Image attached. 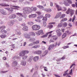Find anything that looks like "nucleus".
Instances as JSON below:
<instances>
[{"mask_svg":"<svg viewBox=\"0 0 77 77\" xmlns=\"http://www.w3.org/2000/svg\"><path fill=\"white\" fill-rule=\"evenodd\" d=\"M1 33H2L3 34H5L7 33V31L3 29H2L1 30Z\"/></svg>","mask_w":77,"mask_h":77,"instance_id":"obj_22","label":"nucleus"},{"mask_svg":"<svg viewBox=\"0 0 77 77\" xmlns=\"http://www.w3.org/2000/svg\"><path fill=\"white\" fill-rule=\"evenodd\" d=\"M74 11L69 8H68L67 11L66 12L67 14H69V13H70V17H72L74 14Z\"/></svg>","mask_w":77,"mask_h":77,"instance_id":"obj_5","label":"nucleus"},{"mask_svg":"<svg viewBox=\"0 0 77 77\" xmlns=\"http://www.w3.org/2000/svg\"><path fill=\"white\" fill-rule=\"evenodd\" d=\"M45 16L46 17H48V18H50V17H51V15L49 14H46L45 15Z\"/></svg>","mask_w":77,"mask_h":77,"instance_id":"obj_48","label":"nucleus"},{"mask_svg":"<svg viewBox=\"0 0 77 77\" xmlns=\"http://www.w3.org/2000/svg\"><path fill=\"white\" fill-rule=\"evenodd\" d=\"M33 57L32 56L31 57H29L28 59V61L29 62H31L32 60H33Z\"/></svg>","mask_w":77,"mask_h":77,"instance_id":"obj_23","label":"nucleus"},{"mask_svg":"<svg viewBox=\"0 0 77 77\" xmlns=\"http://www.w3.org/2000/svg\"><path fill=\"white\" fill-rule=\"evenodd\" d=\"M22 30L23 31H27V30H28V27L27 26H24Z\"/></svg>","mask_w":77,"mask_h":77,"instance_id":"obj_17","label":"nucleus"},{"mask_svg":"<svg viewBox=\"0 0 77 77\" xmlns=\"http://www.w3.org/2000/svg\"><path fill=\"white\" fill-rule=\"evenodd\" d=\"M16 14L19 16H23V14L21 13H16Z\"/></svg>","mask_w":77,"mask_h":77,"instance_id":"obj_42","label":"nucleus"},{"mask_svg":"<svg viewBox=\"0 0 77 77\" xmlns=\"http://www.w3.org/2000/svg\"><path fill=\"white\" fill-rule=\"evenodd\" d=\"M39 59V56H35L33 58V60L34 62H37Z\"/></svg>","mask_w":77,"mask_h":77,"instance_id":"obj_19","label":"nucleus"},{"mask_svg":"<svg viewBox=\"0 0 77 77\" xmlns=\"http://www.w3.org/2000/svg\"><path fill=\"white\" fill-rule=\"evenodd\" d=\"M12 7H14V8H11V9H18V8H20V7L18 6H12Z\"/></svg>","mask_w":77,"mask_h":77,"instance_id":"obj_24","label":"nucleus"},{"mask_svg":"<svg viewBox=\"0 0 77 77\" xmlns=\"http://www.w3.org/2000/svg\"><path fill=\"white\" fill-rule=\"evenodd\" d=\"M65 33H66V35H69L70 34V32L69 31H67L65 32Z\"/></svg>","mask_w":77,"mask_h":77,"instance_id":"obj_49","label":"nucleus"},{"mask_svg":"<svg viewBox=\"0 0 77 77\" xmlns=\"http://www.w3.org/2000/svg\"><path fill=\"white\" fill-rule=\"evenodd\" d=\"M0 11L1 13L3 15H6V12H5V10H4L3 9L0 10Z\"/></svg>","mask_w":77,"mask_h":77,"instance_id":"obj_18","label":"nucleus"},{"mask_svg":"<svg viewBox=\"0 0 77 77\" xmlns=\"http://www.w3.org/2000/svg\"><path fill=\"white\" fill-rule=\"evenodd\" d=\"M28 23V24H29L30 26H32V25H33V22H29Z\"/></svg>","mask_w":77,"mask_h":77,"instance_id":"obj_41","label":"nucleus"},{"mask_svg":"<svg viewBox=\"0 0 77 77\" xmlns=\"http://www.w3.org/2000/svg\"><path fill=\"white\" fill-rule=\"evenodd\" d=\"M53 32V31H50V32H47L46 34L42 35V36H41V38H46V37H47V36H48V34H51V33H52V32Z\"/></svg>","mask_w":77,"mask_h":77,"instance_id":"obj_8","label":"nucleus"},{"mask_svg":"<svg viewBox=\"0 0 77 77\" xmlns=\"http://www.w3.org/2000/svg\"><path fill=\"white\" fill-rule=\"evenodd\" d=\"M56 24V23L55 22H51L50 23H48L49 25L48 26V28H49L50 29H51L53 27V26L52 25L50 24Z\"/></svg>","mask_w":77,"mask_h":77,"instance_id":"obj_7","label":"nucleus"},{"mask_svg":"<svg viewBox=\"0 0 77 77\" xmlns=\"http://www.w3.org/2000/svg\"><path fill=\"white\" fill-rule=\"evenodd\" d=\"M72 0H66L64 2V4L66 6H69L70 4H72Z\"/></svg>","mask_w":77,"mask_h":77,"instance_id":"obj_2","label":"nucleus"},{"mask_svg":"<svg viewBox=\"0 0 77 77\" xmlns=\"http://www.w3.org/2000/svg\"><path fill=\"white\" fill-rule=\"evenodd\" d=\"M29 52L27 51H21L19 54V55L20 56H25V54H28L29 53Z\"/></svg>","mask_w":77,"mask_h":77,"instance_id":"obj_4","label":"nucleus"},{"mask_svg":"<svg viewBox=\"0 0 77 77\" xmlns=\"http://www.w3.org/2000/svg\"><path fill=\"white\" fill-rule=\"evenodd\" d=\"M18 31H17V33H18L17 34L19 35H21V32H20V30H18Z\"/></svg>","mask_w":77,"mask_h":77,"instance_id":"obj_56","label":"nucleus"},{"mask_svg":"<svg viewBox=\"0 0 77 77\" xmlns=\"http://www.w3.org/2000/svg\"><path fill=\"white\" fill-rule=\"evenodd\" d=\"M34 45V44H33V43H31L29 45V46H33Z\"/></svg>","mask_w":77,"mask_h":77,"instance_id":"obj_62","label":"nucleus"},{"mask_svg":"<svg viewBox=\"0 0 77 77\" xmlns=\"http://www.w3.org/2000/svg\"><path fill=\"white\" fill-rule=\"evenodd\" d=\"M38 35H40L41 34L42 35H44V32H43V30H40L38 31Z\"/></svg>","mask_w":77,"mask_h":77,"instance_id":"obj_15","label":"nucleus"},{"mask_svg":"<svg viewBox=\"0 0 77 77\" xmlns=\"http://www.w3.org/2000/svg\"><path fill=\"white\" fill-rule=\"evenodd\" d=\"M6 35H0V37L1 38H6Z\"/></svg>","mask_w":77,"mask_h":77,"instance_id":"obj_27","label":"nucleus"},{"mask_svg":"<svg viewBox=\"0 0 77 77\" xmlns=\"http://www.w3.org/2000/svg\"><path fill=\"white\" fill-rule=\"evenodd\" d=\"M30 10L33 11H36V10H37V8H36V7H32L31 8H30Z\"/></svg>","mask_w":77,"mask_h":77,"instance_id":"obj_20","label":"nucleus"},{"mask_svg":"<svg viewBox=\"0 0 77 77\" xmlns=\"http://www.w3.org/2000/svg\"><path fill=\"white\" fill-rule=\"evenodd\" d=\"M26 64V61H23L22 62V64L23 65H25Z\"/></svg>","mask_w":77,"mask_h":77,"instance_id":"obj_43","label":"nucleus"},{"mask_svg":"<svg viewBox=\"0 0 77 77\" xmlns=\"http://www.w3.org/2000/svg\"><path fill=\"white\" fill-rule=\"evenodd\" d=\"M66 36V33H64L63 35H62V39H63V38H65V37Z\"/></svg>","mask_w":77,"mask_h":77,"instance_id":"obj_33","label":"nucleus"},{"mask_svg":"<svg viewBox=\"0 0 77 77\" xmlns=\"http://www.w3.org/2000/svg\"><path fill=\"white\" fill-rule=\"evenodd\" d=\"M37 7L38 8H39V9H44V7L41 5H38Z\"/></svg>","mask_w":77,"mask_h":77,"instance_id":"obj_31","label":"nucleus"},{"mask_svg":"<svg viewBox=\"0 0 77 77\" xmlns=\"http://www.w3.org/2000/svg\"><path fill=\"white\" fill-rule=\"evenodd\" d=\"M69 74L70 75H72V69H71L70 72H69Z\"/></svg>","mask_w":77,"mask_h":77,"instance_id":"obj_54","label":"nucleus"},{"mask_svg":"<svg viewBox=\"0 0 77 77\" xmlns=\"http://www.w3.org/2000/svg\"><path fill=\"white\" fill-rule=\"evenodd\" d=\"M37 15L35 14H32L31 15H29V18H35L36 17Z\"/></svg>","mask_w":77,"mask_h":77,"instance_id":"obj_16","label":"nucleus"},{"mask_svg":"<svg viewBox=\"0 0 77 77\" xmlns=\"http://www.w3.org/2000/svg\"><path fill=\"white\" fill-rule=\"evenodd\" d=\"M32 29L33 30H38L41 29V26L38 25H35L32 26Z\"/></svg>","mask_w":77,"mask_h":77,"instance_id":"obj_3","label":"nucleus"},{"mask_svg":"<svg viewBox=\"0 0 77 77\" xmlns=\"http://www.w3.org/2000/svg\"><path fill=\"white\" fill-rule=\"evenodd\" d=\"M63 49H66V48H69V46L68 45H67L66 46H63Z\"/></svg>","mask_w":77,"mask_h":77,"instance_id":"obj_46","label":"nucleus"},{"mask_svg":"<svg viewBox=\"0 0 77 77\" xmlns=\"http://www.w3.org/2000/svg\"><path fill=\"white\" fill-rule=\"evenodd\" d=\"M29 35L30 36L32 35V36H35V33L34 32H31L29 33Z\"/></svg>","mask_w":77,"mask_h":77,"instance_id":"obj_26","label":"nucleus"},{"mask_svg":"<svg viewBox=\"0 0 77 77\" xmlns=\"http://www.w3.org/2000/svg\"><path fill=\"white\" fill-rule=\"evenodd\" d=\"M57 35L58 36H61L62 35V33L61 32H57Z\"/></svg>","mask_w":77,"mask_h":77,"instance_id":"obj_50","label":"nucleus"},{"mask_svg":"<svg viewBox=\"0 0 77 77\" xmlns=\"http://www.w3.org/2000/svg\"><path fill=\"white\" fill-rule=\"evenodd\" d=\"M0 6H3L4 7H7L9 6V5L5 3L0 4Z\"/></svg>","mask_w":77,"mask_h":77,"instance_id":"obj_12","label":"nucleus"},{"mask_svg":"<svg viewBox=\"0 0 77 77\" xmlns=\"http://www.w3.org/2000/svg\"><path fill=\"white\" fill-rule=\"evenodd\" d=\"M23 13L24 14H30L32 12V11H30V7H24L23 8Z\"/></svg>","mask_w":77,"mask_h":77,"instance_id":"obj_1","label":"nucleus"},{"mask_svg":"<svg viewBox=\"0 0 77 77\" xmlns=\"http://www.w3.org/2000/svg\"><path fill=\"white\" fill-rule=\"evenodd\" d=\"M43 25L44 27H45L46 26V25H47V24L46 23V22H44L43 23Z\"/></svg>","mask_w":77,"mask_h":77,"instance_id":"obj_58","label":"nucleus"},{"mask_svg":"<svg viewBox=\"0 0 77 77\" xmlns=\"http://www.w3.org/2000/svg\"><path fill=\"white\" fill-rule=\"evenodd\" d=\"M16 17V15L14 14H13L9 17V19H14V18H15Z\"/></svg>","mask_w":77,"mask_h":77,"instance_id":"obj_14","label":"nucleus"},{"mask_svg":"<svg viewBox=\"0 0 77 77\" xmlns=\"http://www.w3.org/2000/svg\"><path fill=\"white\" fill-rule=\"evenodd\" d=\"M8 71H1V73H5V72H8Z\"/></svg>","mask_w":77,"mask_h":77,"instance_id":"obj_63","label":"nucleus"},{"mask_svg":"<svg viewBox=\"0 0 77 77\" xmlns=\"http://www.w3.org/2000/svg\"><path fill=\"white\" fill-rule=\"evenodd\" d=\"M67 21V18H63L62 19L61 21V22H64V21Z\"/></svg>","mask_w":77,"mask_h":77,"instance_id":"obj_30","label":"nucleus"},{"mask_svg":"<svg viewBox=\"0 0 77 77\" xmlns=\"http://www.w3.org/2000/svg\"><path fill=\"white\" fill-rule=\"evenodd\" d=\"M54 40L53 38H52L51 39V40H50V42H54Z\"/></svg>","mask_w":77,"mask_h":77,"instance_id":"obj_52","label":"nucleus"},{"mask_svg":"<svg viewBox=\"0 0 77 77\" xmlns=\"http://www.w3.org/2000/svg\"><path fill=\"white\" fill-rule=\"evenodd\" d=\"M43 18L42 16H39L37 17V19L35 20V21H36V22H37V23H41V20L40 19H41V18Z\"/></svg>","mask_w":77,"mask_h":77,"instance_id":"obj_6","label":"nucleus"},{"mask_svg":"<svg viewBox=\"0 0 77 77\" xmlns=\"http://www.w3.org/2000/svg\"><path fill=\"white\" fill-rule=\"evenodd\" d=\"M5 26H2L0 27V29H5Z\"/></svg>","mask_w":77,"mask_h":77,"instance_id":"obj_55","label":"nucleus"},{"mask_svg":"<svg viewBox=\"0 0 77 77\" xmlns=\"http://www.w3.org/2000/svg\"><path fill=\"white\" fill-rule=\"evenodd\" d=\"M61 32V30L60 29H57L56 30V32L57 33H60Z\"/></svg>","mask_w":77,"mask_h":77,"instance_id":"obj_35","label":"nucleus"},{"mask_svg":"<svg viewBox=\"0 0 77 77\" xmlns=\"http://www.w3.org/2000/svg\"><path fill=\"white\" fill-rule=\"evenodd\" d=\"M43 68L44 69V70L45 71H48V70L47 69H47V67H43Z\"/></svg>","mask_w":77,"mask_h":77,"instance_id":"obj_53","label":"nucleus"},{"mask_svg":"<svg viewBox=\"0 0 77 77\" xmlns=\"http://www.w3.org/2000/svg\"><path fill=\"white\" fill-rule=\"evenodd\" d=\"M39 45H35L34 46H32V48H39Z\"/></svg>","mask_w":77,"mask_h":77,"instance_id":"obj_28","label":"nucleus"},{"mask_svg":"<svg viewBox=\"0 0 77 77\" xmlns=\"http://www.w3.org/2000/svg\"><path fill=\"white\" fill-rule=\"evenodd\" d=\"M62 14V13L61 12H58L57 13L56 16L55 17V18H59L60 17V15Z\"/></svg>","mask_w":77,"mask_h":77,"instance_id":"obj_11","label":"nucleus"},{"mask_svg":"<svg viewBox=\"0 0 77 77\" xmlns=\"http://www.w3.org/2000/svg\"><path fill=\"white\" fill-rule=\"evenodd\" d=\"M42 20H43L44 21H46L47 20V18L46 17H44Z\"/></svg>","mask_w":77,"mask_h":77,"instance_id":"obj_37","label":"nucleus"},{"mask_svg":"<svg viewBox=\"0 0 77 77\" xmlns=\"http://www.w3.org/2000/svg\"><path fill=\"white\" fill-rule=\"evenodd\" d=\"M39 41H37L36 42H33V44L34 45L37 44H39Z\"/></svg>","mask_w":77,"mask_h":77,"instance_id":"obj_32","label":"nucleus"},{"mask_svg":"<svg viewBox=\"0 0 77 77\" xmlns=\"http://www.w3.org/2000/svg\"><path fill=\"white\" fill-rule=\"evenodd\" d=\"M34 53L37 54H41L42 53V51L41 50L36 51L34 52Z\"/></svg>","mask_w":77,"mask_h":77,"instance_id":"obj_10","label":"nucleus"},{"mask_svg":"<svg viewBox=\"0 0 77 77\" xmlns=\"http://www.w3.org/2000/svg\"><path fill=\"white\" fill-rule=\"evenodd\" d=\"M75 16L74 15L72 18V21L73 23H74V20H75Z\"/></svg>","mask_w":77,"mask_h":77,"instance_id":"obj_39","label":"nucleus"},{"mask_svg":"<svg viewBox=\"0 0 77 77\" xmlns=\"http://www.w3.org/2000/svg\"><path fill=\"white\" fill-rule=\"evenodd\" d=\"M36 13L38 14V15H41V13L40 11H37L36 12Z\"/></svg>","mask_w":77,"mask_h":77,"instance_id":"obj_61","label":"nucleus"},{"mask_svg":"<svg viewBox=\"0 0 77 77\" xmlns=\"http://www.w3.org/2000/svg\"><path fill=\"white\" fill-rule=\"evenodd\" d=\"M61 31H62V32H63V33H64V32H65V29L62 28Z\"/></svg>","mask_w":77,"mask_h":77,"instance_id":"obj_64","label":"nucleus"},{"mask_svg":"<svg viewBox=\"0 0 77 77\" xmlns=\"http://www.w3.org/2000/svg\"><path fill=\"white\" fill-rule=\"evenodd\" d=\"M10 23V26H12V25H13V24H14V21H11Z\"/></svg>","mask_w":77,"mask_h":77,"instance_id":"obj_45","label":"nucleus"},{"mask_svg":"<svg viewBox=\"0 0 77 77\" xmlns=\"http://www.w3.org/2000/svg\"><path fill=\"white\" fill-rule=\"evenodd\" d=\"M65 59V55L63 56V57L61 58V59H62V60H64Z\"/></svg>","mask_w":77,"mask_h":77,"instance_id":"obj_60","label":"nucleus"},{"mask_svg":"<svg viewBox=\"0 0 77 77\" xmlns=\"http://www.w3.org/2000/svg\"><path fill=\"white\" fill-rule=\"evenodd\" d=\"M29 40L30 41H32V42H33V41H35V39L34 38H30Z\"/></svg>","mask_w":77,"mask_h":77,"instance_id":"obj_47","label":"nucleus"},{"mask_svg":"<svg viewBox=\"0 0 77 77\" xmlns=\"http://www.w3.org/2000/svg\"><path fill=\"white\" fill-rule=\"evenodd\" d=\"M63 11H66V8L65 7H63Z\"/></svg>","mask_w":77,"mask_h":77,"instance_id":"obj_57","label":"nucleus"},{"mask_svg":"<svg viewBox=\"0 0 77 77\" xmlns=\"http://www.w3.org/2000/svg\"><path fill=\"white\" fill-rule=\"evenodd\" d=\"M49 46L51 47V48H54V44L51 45Z\"/></svg>","mask_w":77,"mask_h":77,"instance_id":"obj_51","label":"nucleus"},{"mask_svg":"<svg viewBox=\"0 0 77 77\" xmlns=\"http://www.w3.org/2000/svg\"><path fill=\"white\" fill-rule=\"evenodd\" d=\"M66 15L65 14H62L61 16L60 17V18H63L65 17Z\"/></svg>","mask_w":77,"mask_h":77,"instance_id":"obj_38","label":"nucleus"},{"mask_svg":"<svg viewBox=\"0 0 77 77\" xmlns=\"http://www.w3.org/2000/svg\"><path fill=\"white\" fill-rule=\"evenodd\" d=\"M17 62L14 61H13V63L12 64V66H16L17 65Z\"/></svg>","mask_w":77,"mask_h":77,"instance_id":"obj_13","label":"nucleus"},{"mask_svg":"<svg viewBox=\"0 0 77 77\" xmlns=\"http://www.w3.org/2000/svg\"><path fill=\"white\" fill-rule=\"evenodd\" d=\"M53 39H54V41H56L57 39V36H54L53 37Z\"/></svg>","mask_w":77,"mask_h":77,"instance_id":"obj_36","label":"nucleus"},{"mask_svg":"<svg viewBox=\"0 0 77 77\" xmlns=\"http://www.w3.org/2000/svg\"><path fill=\"white\" fill-rule=\"evenodd\" d=\"M47 54V53L46 52V51H45L44 52V53L42 54V56L43 57V56H45Z\"/></svg>","mask_w":77,"mask_h":77,"instance_id":"obj_34","label":"nucleus"},{"mask_svg":"<svg viewBox=\"0 0 77 77\" xmlns=\"http://www.w3.org/2000/svg\"><path fill=\"white\" fill-rule=\"evenodd\" d=\"M68 75V73H64L63 74V76H66V75H67V77Z\"/></svg>","mask_w":77,"mask_h":77,"instance_id":"obj_59","label":"nucleus"},{"mask_svg":"<svg viewBox=\"0 0 77 77\" xmlns=\"http://www.w3.org/2000/svg\"><path fill=\"white\" fill-rule=\"evenodd\" d=\"M27 58V56H23V60H25V59H26Z\"/></svg>","mask_w":77,"mask_h":77,"instance_id":"obj_40","label":"nucleus"},{"mask_svg":"<svg viewBox=\"0 0 77 77\" xmlns=\"http://www.w3.org/2000/svg\"><path fill=\"white\" fill-rule=\"evenodd\" d=\"M45 11H46L47 12H51V9L50 8H46L45 9Z\"/></svg>","mask_w":77,"mask_h":77,"instance_id":"obj_25","label":"nucleus"},{"mask_svg":"<svg viewBox=\"0 0 77 77\" xmlns=\"http://www.w3.org/2000/svg\"><path fill=\"white\" fill-rule=\"evenodd\" d=\"M24 36L26 38H27V39H29V38H30V35L29 34H25L24 35Z\"/></svg>","mask_w":77,"mask_h":77,"instance_id":"obj_21","label":"nucleus"},{"mask_svg":"<svg viewBox=\"0 0 77 77\" xmlns=\"http://www.w3.org/2000/svg\"><path fill=\"white\" fill-rule=\"evenodd\" d=\"M55 5H56V8L57 9L58 11H61L62 10V8L60 6L57 5V4L55 3Z\"/></svg>","mask_w":77,"mask_h":77,"instance_id":"obj_9","label":"nucleus"},{"mask_svg":"<svg viewBox=\"0 0 77 77\" xmlns=\"http://www.w3.org/2000/svg\"><path fill=\"white\" fill-rule=\"evenodd\" d=\"M67 25H68V24L66 22H64L63 24V27H66V26H67Z\"/></svg>","mask_w":77,"mask_h":77,"instance_id":"obj_29","label":"nucleus"},{"mask_svg":"<svg viewBox=\"0 0 77 77\" xmlns=\"http://www.w3.org/2000/svg\"><path fill=\"white\" fill-rule=\"evenodd\" d=\"M62 26V24L61 23H59L57 26V27H61Z\"/></svg>","mask_w":77,"mask_h":77,"instance_id":"obj_44","label":"nucleus"}]
</instances>
